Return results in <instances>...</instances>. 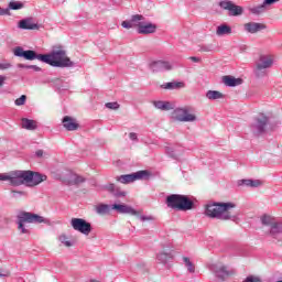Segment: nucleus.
Listing matches in <instances>:
<instances>
[{"mask_svg":"<svg viewBox=\"0 0 282 282\" xmlns=\"http://www.w3.org/2000/svg\"><path fill=\"white\" fill-rule=\"evenodd\" d=\"M13 54L19 58H25V61H41L46 65H51V67H76V63L67 56L65 50L53 51L50 54H36L32 50L25 51L23 47L18 46L13 50Z\"/></svg>","mask_w":282,"mask_h":282,"instance_id":"nucleus-1","label":"nucleus"},{"mask_svg":"<svg viewBox=\"0 0 282 282\" xmlns=\"http://www.w3.org/2000/svg\"><path fill=\"white\" fill-rule=\"evenodd\" d=\"M47 180V175L34 171H13L10 174L0 173V182H10L11 186H39L42 182Z\"/></svg>","mask_w":282,"mask_h":282,"instance_id":"nucleus-2","label":"nucleus"},{"mask_svg":"<svg viewBox=\"0 0 282 282\" xmlns=\"http://www.w3.org/2000/svg\"><path fill=\"white\" fill-rule=\"evenodd\" d=\"M234 203H209L205 207V215L210 219H220L221 221H228L232 219L230 209L235 208Z\"/></svg>","mask_w":282,"mask_h":282,"instance_id":"nucleus-3","label":"nucleus"},{"mask_svg":"<svg viewBox=\"0 0 282 282\" xmlns=\"http://www.w3.org/2000/svg\"><path fill=\"white\" fill-rule=\"evenodd\" d=\"M165 204L167 208L172 210H193L195 208V203L191 197L182 194H171L166 197Z\"/></svg>","mask_w":282,"mask_h":282,"instance_id":"nucleus-4","label":"nucleus"},{"mask_svg":"<svg viewBox=\"0 0 282 282\" xmlns=\"http://www.w3.org/2000/svg\"><path fill=\"white\" fill-rule=\"evenodd\" d=\"M17 218L18 230H20L22 235H30V230L25 228V224H47V218L30 212H20Z\"/></svg>","mask_w":282,"mask_h":282,"instance_id":"nucleus-5","label":"nucleus"},{"mask_svg":"<svg viewBox=\"0 0 282 282\" xmlns=\"http://www.w3.org/2000/svg\"><path fill=\"white\" fill-rule=\"evenodd\" d=\"M274 65V57L270 54H262L256 62L253 74L256 78L268 76V69Z\"/></svg>","mask_w":282,"mask_h":282,"instance_id":"nucleus-6","label":"nucleus"},{"mask_svg":"<svg viewBox=\"0 0 282 282\" xmlns=\"http://www.w3.org/2000/svg\"><path fill=\"white\" fill-rule=\"evenodd\" d=\"M268 124H270V118L264 113H260L254 117L253 122L250 124V131L256 137L263 135L268 129Z\"/></svg>","mask_w":282,"mask_h":282,"instance_id":"nucleus-7","label":"nucleus"},{"mask_svg":"<svg viewBox=\"0 0 282 282\" xmlns=\"http://www.w3.org/2000/svg\"><path fill=\"white\" fill-rule=\"evenodd\" d=\"M151 177V172L147 170H141L132 174H123L120 176H117V182H120V184H131L132 182H135L137 180H149Z\"/></svg>","mask_w":282,"mask_h":282,"instance_id":"nucleus-8","label":"nucleus"},{"mask_svg":"<svg viewBox=\"0 0 282 282\" xmlns=\"http://www.w3.org/2000/svg\"><path fill=\"white\" fill-rule=\"evenodd\" d=\"M173 116L178 122H195L197 120V116L188 107L174 109Z\"/></svg>","mask_w":282,"mask_h":282,"instance_id":"nucleus-9","label":"nucleus"},{"mask_svg":"<svg viewBox=\"0 0 282 282\" xmlns=\"http://www.w3.org/2000/svg\"><path fill=\"white\" fill-rule=\"evenodd\" d=\"M218 6L221 10H227L229 17H241L243 14V8L230 0H220Z\"/></svg>","mask_w":282,"mask_h":282,"instance_id":"nucleus-10","label":"nucleus"},{"mask_svg":"<svg viewBox=\"0 0 282 282\" xmlns=\"http://www.w3.org/2000/svg\"><path fill=\"white\" fill-rule=\"evenodd\" d=\"M70 226L77 232H82V235H89L91 232V224L83 218H72Z\"/></svg>","mask_w":282,"mask_h":282,"instance_id":"nucleus-11","label":"nucleus"},{"mask_svg":"<svg viewBox=\"0 0 282 282\" xmlns=\"http://www.w3.org/2000/svg\"><path fill=\"white\" fill-rule=\"evenodd\" d=\"M149 69H151L153 74L171 72V69H173V64H171V62L169 61H153L149 64Z\"/></svg>","mask_w":282,"mask_h":282,"instance_id":"nucleus-12","label":"nucleus"},{"mask_svg":"<svg viewBox=\"0 0 282 282\" xmlns=\"http://www.w3.org/2000/svg\"><path fill=\"white\" fill-rule=\"evenodd\" d=\"M209 270L210 272L215 273V276H217V279H220V281H225L226 276L230 275V271H228V268L221 262L209 264Z\"/></svg>","mask_w":282,"mask_h":282,"instance_id":"nucleus-13","label":"nucleus"},{"mask_svg":"<svg viewBox=\"0 0 282 282\" xmlns=\"http://www.w3.org/2000/svg\"><path fill=\"white\" fill-rule=\"evenodd\" d=\"M158 25L151 22H144L141 20L137 23L138 34H155Z\"/></svg>","mask_w":282,"mask_h":282,"instance_id":"nucleus-14","label":"nucleus"},{"mask_svg":"<svg viewBox=\"0 0 282 282\" xmlns=\"http://www.w3.org/2000/svg\"><path fill=\"white\" fill-rule=\"evenodd\" d=\"M112 210L119 213V215H132L133 217H138L139 213L133 207L124 204H112Z\"/></svg>","mask_w":282,"mask_h":282,"instance_id":"nucleus-15","label":"nucleus"},{"mask_svg":"<svg viewBox=\"0 0 282 282\" xmlns=\"http://www.w3.org/2000/svg\"><path fill=\"white\" fill-rule=\"evenodd\" d=\"M104 191H107V193H110L113 197H127V192L120 189L116 184L109 183L104 185Z\"/></svg>","mask_w":282,"mask_h":282,"instance_id":"nucleus-16","label":"nucleus"},{"mask_svg":"<svg viewBox=\"0 0 282 282\" xmlns=\"http://www.w3.org/2000/svg\"><path fill=\"white\" fill-rule=\"evenodd\" d=\"M165 151L173 160H180L184 155V148L182 145L167 147Z\"/></svg>","mask_w":282,"mask_h":282,"instance_id":"nucleus-17","label":"nucleus"},{"mask_svg":"<svg viewBox=\"0 0 282 282\" xmlns=\"http://www.w3.org/2000/svg\"><path fill=\"white\" fill-rule=\"evenodd\" d=\"M267 25L259 22H248L245 24V30L249 34H257V32H261L263 30H267Z\"/></svg>","mask_w":282,"mask_h":282,"instance_id":"nucleus-18","label":"nucleus"},{"mask_svg":"<svg viewBox=\"0 0 282 282\" xmlns=\"http://www.w3.org/2000/svg\"><path fill=\"white\" fill-rule=\"evenodd\" d=\"M278 1L281 0H263L262 4L250 8L249 11L251 12V14H263V12H265V6H272L273 3H278Z\"/></svg>","mask_w":282,"mask_h":282,"instance_id":"nucleus-19","label":"nucleus"},{"mask_svg":"<svg viewBox=\"0 0 282 282\" xmlns=\"http://www.w3.org/2000/svg\"><path fill=\"white\" fill-rule=\"evenodd\" d=\"M139 21H144V15H142V14H134V15L131 17L130 21H123L121 23V25L126 30H131V28H133V25H135L138 28V22Z\"/></svg>","mask_w":282,"mask_h":282,"instance_id":"nucleus-20","label":"nucleus"},{"mask_svg":"<svg viewBox=\"0 0 282 282\" xmlns=\"http://www.w3.org/2000/svg\"><path fill=\"white\" fill-rule=\"evenodd\" d=\"M153 107L160 111H172V109H175V104L171 101L156 100L153 101Z\"/></svg>","mask_w":282,"mask_h":282,"instance_id":"nucleus-21","label":"nucleus"},{"mask_svg":"<svg viewBox=\"0 0 282 282\" xmlns=\"http://www.w3.org/2000/svg\"><path fill=\"white\" fill-rule=\"evenodd\" d=\"M223 83L226 85V87H239L241 83H243V79L241 78H235L230 75L224 76L223 77Z\"/></svg>","mask_w":282,"mask_h":282,"instance_id":"nucleus-22","label":"nucleus"},{"mask_svg":"<svg viewBox=\"0 0 282 282\" xmlns=\"http://www.w3.org/2000/svg\"><path fill=\"white\" fill-rule=\"evenodd\" d=\"M186 87V84L184 82H169L161 85V89H167L170 91H173L175 89H184Z\"/></svg>","mask_w":282,"mask_h":282,"instance_id":"nucleus-23","label":"nucleus"},{"mask_svg":"<svg viewBox=\"0 0 282 282\" xmlns=\"http://www.w3.org/2000/svg\"><path fill=\"white\" fill-rule=\"evenodd\" d=\"M63 127L66 131H76V129H78V123H76V120L72 117L66 116L63 118Z\"/></svg>","mask_w":282,"mask_h":282,"instance_id":"nucleus-24","label":"nucleus"},{"mask_svg":"<svg viewBox=\"0 0 282 282\" xmlns=\"http://www.w3.org/2000/svg\"><path fill=\"white\" fill-rule=\"evenodd\" d=\"M20 30H39V24L33 23L32 19H23L19 22Z\"/></svg>","mask_w":282,"mask_h":282,"instance_id":"nucleus-25","label":"nucleus"},{"mask_svg":"<svg viewBox=\"0 0 282 282\" xmlns=\"http://www.w3.org/2000/svg\"><path fill=\"white\" fill-rule=\"evenodd\" d=\"M269 235L272 237V239H279V235H282V221L273 223L271 225Z\"/></svg>","mask_w":282,"mask_h":282,"instance_id":"nucleus-26","label":"nucleus"},{"mask_svg":"<svg viewBox=\"0 0 282 282\" xmlns=\"http://www.w3.org/2000/svg\"><path fill=\"white\" fill-rule=\"evenodd\" d=\"M171 259H173V254L171 252L161 251L156 254V261L163 263V265H166Z\"/></svg>","mask_w":282,"mask_h":282,"instance_id":"nucleus-27","label":"nucleus"},{"mask_svg":"<svg viewBox=\"0 0 282 282\" xmlns=\"http://www.w3.org/2000/svg\"><path fill=\"white\" fill-rule=\"evenodd\" d=\"M111 210H112L111 205H107V204H99L95 207V212L97 213V215H109Z\"/></svg>","mask_w":282,"mask_h":282,"instance_id":"nucleus-28","label":"nucleus"},{"mask_svg":"<svg viewBox=\"0 0 282 282\" xmlns=\"http://www.w3.org/2000/svg\"><path fill=\"white\" fill-rule=\"evenodd\" d=\"M207 100H221L225 98L224 94L219 90H208L206 93Z\"/></svg>","mask_w":282,"mask_h":282,"instance_id":"nucleus-29","label":"nucleus"},{"mask_svg":"<svg viewBox=\"0 0 282 282\" xmlns=\"http://www.w3.org/2000/svg\"><path fill=\"white\" fill-rule=\"evenodd\" d=\"M216 34L217 36H226V34H232V28L227 24H221L217 26Z\"/></svg>","mask_w":282,"mask_h":282,"instance_id":"nucleus-30","label":"nucleus"},{"mask_svg":"<svg viewBox=\"0 0 282 282\" xmlns=\"http://www.w3.org/2000/svg\"><path fill=\"white\" fill-rule=\"evenodd\" d=\"M22 129H26L28 131L36 130V121L28 118L22 119Z\"/></svg>","mask_w":282,"mask_h":282,"instance_id":"nucleus-31","label":"nucleus"},{"mask_svg":"<svg viewBox=\"0 0 282 282\" xmlns=\"http://www.w3.org/2000/svg\"><path fill=\"white\" fill-rule=\"evenodd\" d=\"M183 263H184L185 268H187V272H189V274H195V263H193V261H191V258L184 256Z\"/></svg>","mask_w":282,"mask_h":282,"instance_id":"nucleus-32","label":"nucleus"},{"mask_svg":"<svg viewBox=\"0 0 282 282\" xmlns=\"http://www.w3.org/2000/svg\"><path fill=\"white\" fill-rule=\"evenodd\" d=\"M85 182V177L78 175V174H74V173H69V178H68V183L69 184H83Z\"/></svg>","mask_w":282,"mask_h":282,"instance_id":"nucleus-33","label":"nucleus"},{"mask_svg":"<svg viewBox=\"0 0 282 282\" xmlns=\"http://www.w3.org/2000/svg\"><path fill=\"white\" fill-rule=\"evenodd\" d=\"M23 8V3L17 2V1H11L9 3V7L6 8L7 10H21Z\"/></svg>","mask_w":282,"mask_h":282,"instance_id":"nucleus-34","label":"nucleus"},{"mask_svg":"<svg viewBox=\"0 0 282 282\" xmlns=\"http://www.w3.org/2000/svg\"><path fill=\"white\" fill-rule=\"evenodd\" d=\"M59 241L63 246H66V248H72V246H74V242H72L65 235L59 236Z\"/></svg>","mask_w":282,"mask_h":282,"instance_id":"nucleus-35","label":"nucleus"},{"mask_svg":"<svg viewBox=\"0 0 282 282\" xmlns=\"http://www.w3.org/2000/svg\"><path fill=\"white\" fill-rule=\"evenodd\" d=\"M20 69H33V72H41V67L36 65H25V64H18Z\"/></svg>","mask_w":282,"mask_h":282,"instance_id":"nucleus-36","label":"nucleus"},{"mask_svg":"<svg viewBox=\"0 0 282 282\" xmlns=\"http://www.w3.org/2000/svg\"><path fill=\"white\" fill-rule=\"evenodd\" d=\"M260 220H261L262 226H270L271 228H272V224H274V223H272V217H270L268 215H263L260 218Z\"/></svg>","mask_w":282,"mask_h":282,"instance_id":"nucleus-37","label":"nucleus"},{"mask_svg":"<svg viewBox=\"0 0 282 282\" xmlns=\"http://www.w3.org/2000/svg\"><path fill=\"white\" fill-rule=\"evenodd\" d=\"M199 52H215V45L213 44H202L199 45Z\"/></svg>","mask_w":282,"mask_h":282,"instance_id":"nucleus-38","label":"nucleus"},{"mask_svg":"<svg viewBox=\"0 0 282 282\" xmlns=\"http://www.w3.org/2000/svg\"><path fill=\"white\" fill-rule=\"evenodd\" d=\"M25 100H28V96L22 95L20 98L15 99L14 104L17 107H23V105H25Z\"/></svg>","mask_w":282,"mask_h":282,"instance_id":"nucleus-39","label":"nucleus"},{"mask_svg":"<svg viewBox=\"0 0 282 282\" xmlns=\"http://www.w3.org/2000/svg\"><path fill=\"white\" fill-rule=\"evenodd\" d=\"M106 108L107 109H112V110H118L120 109V104H118L117 101H113V102H107L106 104Z\"/></svg>","mask_w":282,"mask_h":282,"instance_id":"nucleus-40","label":"nucleus"},{"mask_svg":"<svg viewBox=\"0 0 282 282\" xmlns=\"http://www.w3.org/2000/svg\"><path fill=\"white\" fill-rule=\"evenodd\" d=\"M263 184L260 180H250L249 187L250 188H259Z\"/></svg>","mask_w":282,"mask_h":282,"instance_id":"nucleus-41","label":"nucleus"},{"mask_svg":"<svg viewBox=\"0 0 282 282\" xmlns=\"http://www.w3.org/2000/svg\"><path fill=\"white\" fill-rule=\"evenodd\" d=\"M242 282H261V279H259L254 275H249Z\"/></svg>","mask_w":282,"mask_h":282,"instance_id":"nucleus-42","label":"nucleus"},{"mask_svg":"<svg viewBox=\"0 0 282 282\" xmlns=\"http://www.w3.org/2000/svg\"><path fill=\"white\" fill-rule=\"evenodd\" d=\"M140 221H153V216H144V215H138Z\"/></svg>","mask_w":282,"mask_h":282,"instance_id":"nucleus-43","label":"nucleus"},{"mask_svg":"<svg viewBox=\"0 0 282 282\" xmlns=\"http://www.w3.org/2000/svg\"><path fill=\"white\" fill-rule=\"evenodd\" d=\"M238 186H249L250 187V180L238 181Z\"/></svg>","mask_w":282,"mask_h":282,"instance_id":"nucleus-44","label":"nucleus"},{"mask_svg":"<svg viewBox=\"0 0 282 282\" xmlns=\"http://www.w3.org/2000/svg\"><path fill=\"white\" fill-rule=\"evenodd\" d=\"M10 67H12V64L6 62V63H0V69L4 70V69H10Z\"/></svg>","mask_w":282,"mask_h":282,"instance_id":"nucleus-45","label":"nucleus"},{"mask_svg":"<svg viewBox=\"0 0 282 282\" xmlns=\"http://www.w3.org/2000/svg\"><path fill=\"white\" fill-rule=\"evenodd\" d=\"M10 15V9L0 8V17Z\"/></svg>","mask_w":282,"mask_h":282,"instance_id":"nucleus-46","label":"nucleus"},{"mask_svg":"<svg viewBox=\"0 0 282 282\" xmlns=\"http://www.w3.org/2000/svg\"><path fill=\"white\" fill-rule=\"evenodd\" d=\"M129 138L130 140H132L133 142L138 141V134L135 132H130L129 133Z\"/></svg>","mask_w":282,"mask_h":282,"instance_id":"nucleus-47","label":"nucleus"},{"mask_svg":"<svg viewBox=\"0 0 282 282\" xmlns=\"http://www.w3.org/2000/svg\"><path fill=\"white\" fill-rule=\"evenodd\" d=\"M12 197H19L21 195H25V192L12 191Z\"/></svg>","mask_w":282,"mask_h":282,"instance_id":"nucleus-48","label":"nucleus"},{"mask_svg":"<svg viewBox=\"0 0 282 282\" xmlns=\"http://www.w3.org/2000/svg\"><path fill=\"white\" fill-rule=\"evenodd\" d=\"M189 61H192L193 63H202V58L196 56H191Z\"/></svg>","mask_w":282,"mask_h":282,"instance_id":"nucleus-49","label":"nucleus"},{"mask_svg":"<svg viewBox=\"0 0 282 282\" xmlns=\"http://www.w3.org/2000/svg\"><path fill=\"white\" fill-rule=\"evenodd\" d=\"M4 83H6V76L0 75V87H1L2 85H4Z\"/></svg>","mask_w":282,"mask_h":282,"instance_id":"nucleus-50","label":"nucleus"},{"mask_svg":"<svg viewBox=\"0 0 282 282\" xmlns=\"http://www.w3.org/2000/svg\"><path fill=\"white\" fill-rule=\"evenodd\" d=\"M36 158H43V150H37L35 152Z\"/></svg>","mask_w":282,"mask_h":282,"instance_id":"nucleus-51","label":"nucleus"},{"mask_svg":"<svg viewBox=\"0 0 282 282\" xmlns=\"http://www.w3.org/2000/svg\"><path fill=\"white\" fill-rule=\"evenodd\" d=\"M0 276H2V278H6V276H10V272H6V273H0Z\"/></svg>","mask_w":282,"mask_h":282,"instance_id":"nucleus-52","label":"nucleus"},{"mask_svg":"<svg viewBox=\"0 0 282 282\" xmlns=\"http://www.w3.org/2000/svg\"><path fill=\"white\" fill-rule=\"evenodd\" d=\"M278 282H282V280H279Z\"/></svg>","mask_w":282,"mask_h":282,"instance_id":"nucleus-53","label":"nucleus"}]
</instances>
